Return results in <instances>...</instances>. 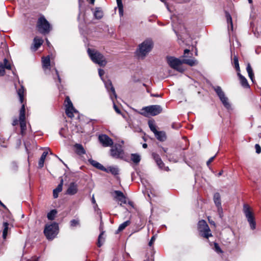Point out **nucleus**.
<instances>
[{"label": "nucleus", "mask_w": 261, "mask_h": 261, "mask_svg": "<svg viewBox=\"0 0 261 261\" xmlns=\"http://www.w3.org/2000/svg\"><path fill=\"white\" fill-rule=\"evenodd\" d=\"M198 227L201 236L207 239L212 236V234L210 233V229L205 221L203 220L199 221Z\"/></svg>", "instance_id": "nucleus-7"}, {"label": "nucleus", "mask_w": 261, "mask_h": 261, "mask_svg": "<svg viewBox=\"0 0 261 261\" xmlns=\"http://www.w3.org/2000/svg\"><path fill=\"white\" fill-rule=\"evenodd\" d=\"M11 168L14 170H16L17 169V163L15 162H13L11 163Z\"/></svg>", "instance_id": "nucleus-49"}, {"label": "nucleus", "mask_w": 261, "mask_h": 261, "mask_svg": "<svg viewBox=\"0 0 261 261\" xmlns=\"http://www.w3.org/2000/svg\"><path fill=\"white\" fill-rule=\"evenodd\" d=\"M24 89L22 86L21 88L17 90V94L19 98V101L21 103L23 102V95H24Z\"/></svg>", "instance_id": "nucleus-32"}, {"label": "nucleus", "mask_w": 261, "mask_h": 261, "mask_svg": "<svg viewBox=\"0 0 261 261\" xmlns=\"http://www.w3.org/2000/svg\"><path fill=\"white\" fill-rule=\"evenodd\" d=\"M214 201L216 206L218 208V211L219 213H222V208L221 207L220 195L219 193H216L214 195Z\"/></svg>", "instance_id": "nucleus-16"}, {"label": "nucleus", "mask_w": 261, "mask_h": 261, "mask_svg": "<svg viewBox=\"0 0 261 261\" xmlns=\"http://www.w3.org/2000/svg\"><path fill=\"white\" fill-rule=\"evenodd\" d=\"M116 2L118 8L119 15L120 16H122L123 15V7L122 0H116Z\"/></svg>", "instance_id": "nucleus-33"}, {"label": "nucleus", "mask_w": 261, "mask_h": 261, "mask_svg": "<svg viewBox=\"0 0 261 261\" xmlns=\"http://www.w3.org/2000/svg\"><path fill=\"white\" fill-rule=\"evenodd\" d=\"M166 60L167 63L171 68L179 72H183L185 71V68L182 67V60L171 56L167 57Z\"/></svg>", "instance_id": "nucleus-5"}, {"label": "nucleus", "mask_w": 261, "mask_h": 261, "mask_svg": "<svg viewBox=\"0 0 261 261\" xmlns=\"http://www.w3.org/2000/svg\"><path fill=\"white\" fill-rule=\"evenodd\" d=\"M114 193L115 194V198L117 199L119 197H122V196L124 195L123 193L120 191H115Z\"/></svg>", "instance_id": "nucleus-46"}, {"label": "nucleus", "mask_w": 261, "mask_h": 261, "mask_svg": "<svg viewBox=\"0 0 261 261\" xmlns=\"http://www.w3.org/2000/svg\"><path fill=\"white\" fill-rule=\"evenodd\" d=\"M38 259H39L38 257H34L32 258L31 259H28L27 261H38Z\"/></svg>", "instance_id": "nucleus-54"}, {"label": "nucleus", "mask_w": 261, "mask_h": 261, "mask_svg": "<svg viewBox=\"0 0 261 261\" xmlns=\"http://www.w3.org/2000/svg\"><path fill=\"white\" fill-rule=\"evenodd\" d=\"M153 47L152 41L150 39H146L139 46L137 50L138 56L144 58L151 50Z\"/></svg>", "instance_id": "nucleus-1"}, {"label": "nucleus", "mask_w": 261, "mask_h": 261, "mask_svg": "<svg viewBox=\"0 0 261 261\" xmlns=\"http://www.w3.org/2000/svg\"><path fill=\"white\" fill-rule=\"evenodd\" d=\"M110 151L111 156L115 158H122L124 154L121 146L119 145H115L113 146Z\"/></svg>", "instance_id": "nucleus-12"}, {"label": "nucleus", "mask_w": 261, "mask_h": 261, "mask_svg": "<svg viewBox=\"0 0 261 261\" xmlns=\"http://www.w3.org/2000/svg\"><path fill=\"white\" fill-rule=\"evenodd\" d=\"M88 162L91 164L93 166L98 169L102 171H107V169L101 164L97 162V161L93 160L92 159H89Z\"/></svg>", "instance_id": "nucleus-19"}, {"label": "nucleus", "mask_w": 261, "mask_h": 261, "mask_svg": "<svg viewBox=\"0 0 261 261\" xmlns=\"http://www.w3.org/2000/svg\"><path fill=\"white\" fill-rule=\"evenodd\" d=\"M55 71L56 72L57 76L58 77V79L59 82H61V78L60 77L58 71L57 69H55Z\"/></svg>", "instance_id": "nucleus-55"}, {"label": "nucleus", "mask_w": 261, "mask_h": 261, "mask_svg": "<svg viewBox=\"0 0 261 261\" xmlns=\"http://www.w3.org/2000/svg\"><path fill=\"white\" fill-rule=\"evenodd\" d=\"M225 17L228 24V30L229 31L231 30H233V24L232 22V18L229 13L227 12H225Z\"/></svg>", "instance_id": "nucleus-25"}, {"label": "nucleus", "mask_w": 261, "mask_h": 261, "mask_svg": "<svg viewBox=\"0 0 261 261\" xmlns=\"http://www.w3.org/2000/svg\"><path fill=\"white\" fill-rule=\"evenodd\" d=\"M179 127V125L175 124V123L172 124V127L174 129H177Z\"/></svg>", "instance_id": "nucleus-53"}, {"label": "nucleus", "mask_w": 261, "mask_h": 261, "mask_svg": "<svg viewBox=\"0 0 261 261\" xmlns=\"http://www.w3.org/2000/svg\"><path fill=\"white\" fill-rule=\"evenodd\" d=\"M70 226L71 227H75L79 225V221L75 219H73L70 222Z\"/></svg>", "instance_id": "nucleus-44"}, {"label": "nucleus", "mask_w": 261, "mask_h": 261, "mask_svg": "<svg viewBox=\"0 0 261 261\" xmlns=\"http://www.w3.org/2000/svg\"><path fill=\"white\" fill-rule=\"evenodd\" d=\"M152 156L153 159L155 160L156 163L158 165L160 168L163 169L164 166V163L162 162L160 155L155 153H152Z\"/></svg>", "instance_id": "nucleus-21"}, {"label": "nucleus", "mask_w": 261, "mask_h": 261, "mask_svg": "<svg viewBox=\"0 0 261 261\" xmlns=\"http://www.w3.org/2000/svg\"><path fill=\"white\" fill-rule=\"evenodd\" d=\"M98 74H99V76L101 77V79L102 80V76L103 75V74H105V71L101 69H98Z\"/></svg>", "instance_id": "nucleus-52"}, {"label": "nucleus", "mask_w": 261, "mask_h": 261, "mask_svg": "<svg viewBox=\"0 0 261 261\" xmlns=\"http://www.w3.org/2000/svg\"><path fill=\"white\" fill-rule=\"evenodd\" d=\"M88 53L91 60L95 63L100 66H105L107 64V61L104 56L99 51L91 49H88Z\"/></svg>", "instance_id": "nucleus-2"}, {"label": "nucleus", "mask_w": 261, "mask_h": 261, "mask_svg": "<svg viewBox=\"0 0 261 261\" xmlns=\"http://www.w3.org/2000/svg\"><path fill=\"white\" fill-rule=\"evenodd\" d=\"M92 203H93V204H96V205H97V204H96V201H95V198H94V196H93L92 198Z\"/></svg>", "instance_id": "nucleus-59"}, {"label": "nucleus", "mask_w": 261, "mask_h": 261, "mask_svg": "<svg viewBox=\"0 0 261 261\" xmlns=\"http://www.w3.org/2000/svg\"><path fill=\"white\" fill-rule=\"evenodd\" d=\"M155 236H153L151 237V238L148 243V245L149 246H151L152 245V244H153V243L155 241Z\"/></svg>", "instance_id": "nucleus-51"}, {"label": "nucleus", "mask_w": 261, "mask_h": 261, "mask_svg": "<svg viewBox=\"0 0 261 261\" xmlns=\"http://www.w3.org/2000/svg\"><path fill=\"white\" fill-rule=\"evenodd\" d=\"M48 153V151H44L42 154L38 163L39 168H42L43 167L45 159Z\"/></svg>", "instance_id": "nucleus-30"}, {"label": "nucleus", "mask_w": 261, "mask_h": 261, "mask_svg": "<svg viewBox=\"0 0 261 261\" xmlns=\"http://www.w3.org/2000/svg\"><path fill=\"white\" fill-rule=\"evenodd\" d=\"M58 233V225L54 222L50 224L46 225L44 233L48 240H53Z\"/></svg>", "instance_id": "nucleus-4"}, {"label": "nucleus", "mask_w": 261, "mask_h": 261, "mask_svg": "<svg viewBox=\"0 0 261 261\" xmlns=\"http://www.w3.org/2000/svg\"><path fill=\"white\" fill-rule=\"evenodd\" d=\"M246 70L248 74V76L251 80L253 83H255L254 74L253 70L251 66L250 63H248L247 65Z\"/></svg>", "instance_id": "nucleus-22"}, {"label": "nucleus", "mask_w": 261, "mask_h": 261, "mask_svg": "<svg viewBox=\"0 0 261 261\" xmlns=\"http://www.w3.org/2000/svg\"><path fill=\"white\" fill-rule=\"evenodd\" d=\"M42 66L44 69H47L50 66V61L49 56L43 57L42 59Z\"/></svg>", "instance_id": "nucleus-26"}, {"label": "nucleus", "mask_w": 261, "mask_h": 261, "mask_svg": "<svg viewBox=\"0 0 261 261\" xmlns=\"http://www.w3.org/2000/svg\"><path fill=\"white\" fill-rule=\"evenodd\" d=\"M57 213V211L56 210H53L50 211L47 215L48 220H53L55 219V216Z\"/></svg>", "instance_id": "nucleus-38"}, {"label": "nucleus", "mask_w": 261, "mask_h": 261, "mask_svg": "<svg viewBox=\"0 0 261 261\" xmlns=\"http://www.w3.org/2000/svg\"><path fill=\"white\" fill-rule=\"evenodd\" d=\"M255 149L256 153L259 154L261 152V147L258 144L255 145Z\"/></svg>", "instance_id": "nucleus-47"}, {"label": "nucleus", "mask_w": 261, "mask_h": 261, "mask_svg": "<svg viewBox=\"0 0 261 261\" xmlns=\"http://www.w3.org/2000/svg\"><path fill=\"white\" fill-rule=\"evenodd\" d=\"M190 50L188 49H186L184 50V55L185 56L186 54H188L189 53Z\"/></svg>", "instance_id": "nucleus-61"}, {"label": "nucleus", "mask_w": 261, "mask_h": 261, "mask_svg": "<svg viewBox=\"0 0 261 261\" xmlns=\"http://www.w3.org/2000/svg\"><path fill=\"white\" fill-rule=\"evenodd\" d=\"M162 111V107L159 105H151L143 108L139 113L145 116L148 117L149 116H155Z\"/></svg>", "instance_id": "nucleus-3"}, {"label": "nucleus", "mask_w": 261, "mask_h": 261, "mask_svg": "<svg viewBox=\"0 0 261 261\" xmlns=\"http://www.w3.org/2000/svg\"><path fill=\"white\" fill-rule=\"evenodd\" d=\"M11 68V65L8 63V61L7 59H4V63H0V76H3L5 74V69L10 70Z\"/></svg>", "instance_id": "nucleus-17"}, {"label": "nucleus", "mask_w": 261, "mask_h": 261, "mask_svg": "<svg viewBox=\"0 0 261 261\" xmlns=\"http://www.w3.org/2000/svg\"><path fill=\"white\" fill-rule=\"evenodd\" d=\"M18 123V120L17 119L13 121L12 124L13 125H15Z\"/></svg>", "instance_id": "nucleus-62"}, {"label": "nucleus", "mask_w": 261, "mask_h": 261, "mask_svg": "<svg viewBox=\"0 0 261 261\" xmlns=\"http://www.w3.org/2000/svg\"><path fill=\"white\" fill-rule=\"evenodd\" d=\"M231 62L233 67L235 68L237 72V75L239 76L240 80L242 86L243 87L245 86V77L240 73L241 70L239 66V61L237 56H234L233 57V58L232 59Z\"/></svg>", "instance_id": "nucleus-11"}, {"label": "nucleus", "mask_w": 261, "mask_h": 261, "mask_svg": "<svg viewBox=\"0 0 261 261\" xmlns=\"http://www.w3.org/2000/svg\"><path fill=\"white\" fill-rule=\"evenodd\" d=\"M214 90L216 92L217 95L219 97V99H221L222 98H223L226 95L225 94V93L222 90V88L220 86H216L213 87Z\"/></svg>", "instance_id": "nucleus-23"}, {"label": "nucleus", "mask_w": 261, "mask_h": 261, "mask_svg": "<svg viewBox=\"0 0 261 261\" xmlns=\"http://www.w3.org/2000/svg\"><path fill=\"white\" fill-rule=\"evenodd\" d=\"M142 147L144 148H146L147 147V144L146 143H144L142 145Z\"/></svg>", "instance_id": "nucleus-63"}, {"label": "nucleus", "mask_w": 261, "mask_h": 261, "mask_svg": "<svg viewBox=\"0 0 261 261\" xmlns=\"http://www.w3.org/2000/svg\"><path fill=\"white\" fill-rule=\"evenodd\" d=\"M220 100L221 102H222L223 101L228 100V97L226 96H225V97H224L223 98H222Z\"/></svg>", "instance_id": "nucleus-57"}, {"label": "nucleus", "mask_w": 261, "mask_h": 261, "mask_svg": "<svg viewBox=\"0 0 261 261\" xmlns=\"http://www.w3.org/2000/svg\"><path fill=\"white\" fill-rule=\"evenodd\" d=\"M246 88H250V86L247 81V80L246 79Z\"/></svg>", "instance_id": "nucleus-58"}, {"label": "nucleus", "mask_w": 261, "mask_h": 261, "mask_svg": "<svg viewBox=\"0 0 261 261\" xmlns=\"http://www.w3.org/2000/svg\"><path fill=\"white\" fill-rule=\"evenodd\" d=\"M65 106L66 107L65 112L68 117L72 118L74 116V113H78L77 111L73 107L72 103L68 96H67L65 98Z\"/></svg>", "instance_id": "nucleus-8"}, {"label": "nucleus", "mask_w": 261, "mask_h": 261, "mask_svg": "<svg viewBox=\"0 0 261 261\" xmlns=\"http://www.w3.org/2000/svg\"><path fill=\"white\" fill-rule=\"evenodd\" d=\"M63 184V179H62L60 183L58 185L57 187L53 190V196L55 198H56L58 197V193L62 191Z\"/></svg>", "instance_id": "nucleus-24"}, {"label": "nucleus", "mask_w": 261, "mask_h": 261, "mask_svg": "<svg viewBox=\"0 0 261 261\" xmlns=\"http://www.w3.org/2000/svg\"><path fill=\"white\" fill-rule=\"evenodd\" d=\"M131 159L134 163L138 164L140 162L141 158L140 156L137 153H133L131 154Z\"/></svg>", "instance_id": "nucleus-37"}, {"label": "nucleus", "mask_w": 261, "mask_h": 261, "mask_svg": "<svg viewBox=\"0 0 261 261\" xmlns=\"http://www.w3.org/2000/svg\"><path fill=\"white\" fill-rule=\"evenodd\" d=\"M182 64H186L190 66H193L198 64V61L195 59H182Z\"/></svg>", "instance_id": "nucleus-29"}, {"label": "nucleus", "mask_w": 261, "mask_h": 261, "mask_svg": "<svg viewBox=\"0 0 261 261\" xmlns=\"http://www.w3.org/2000/svg\"><path fill=\"white\" fill-rule=\"evenodd\" d=\"M254 34L257 37L261 36V27L259 28H256L254 31Z\"/></svg>", "instance_id": "nucleus-43"}, {"label": "nucleus", "mask_w": 261, "mask_h": 261, "mask_svg": "<svg viewBox=\"0 0 261 261\" xmlns=\"http://www.w3.org/2000/svg\"><path fill=\"white\" fill-rule=\"evenodd\" d=\"M108 170L107 171L111 172L113 175H116L119 174V169L117 167H109Z\"/></svg>", "instance_id": "nucleus-39"}, {"label": "nucleus", "mask_w": 261, "mask_h": 261, "mask_svg": "<svg viewBox=\"0 0 261 261\" xmlns=\"http://www.w3.org/2000/svg\"><path fill=\"white\" fill-rule=\"evenodd\" d=\"M162 149H163V150L164 151V152L167 153V150H168V149H167V148H162Z\"/></svg>", "instance_id": "nucleus-64"}, {"label": "nucleus", "mask_w": 261, "mask_h": 261, "mask_svg": "<svg viewBox=\"0 0 261 261\" xmlns=\"http://www.w3.org/2000/svg\"><path fill=\"white\" fill-rule=\"evenodd\" d=\"M74 147L76 149V152L78 154H84L86 153V151L83 147V146L80 144H75Z\"/></svg>", "instance_id": "nucleus-28"}, {"label": "nucleus", "mask_w": 261, "mask_h": 261, "mask_svg": "<svg viewBox=\"0 0 261 261\" xmlns=\"http://www.w3.org/2000/svg\"><path fill=\"white\" fill-rule=\"evenodd\" d=\"M43 43V40L38 37H36L34 39V47L35 50H36Z\"/></svg>", "instance_id": "nucleus-27"}, {"label": "nucleus", "mask_w": 261, "mask_h": 261, "mask_svg": "<svg viewBox=\"0 0 261 261\" xmlns=\"http://www.w3.org/2000/svg\"><path fill=\"white\" fill-rule=\"evenodd\" d=\"M110 98L111 99H112V100L113 101V107H114V109H115V111L118 113V114H120L121 113L120 112V110L119 109V108L117 107V106L116 105V104L115 103V102L114 101V97H113V96L112 95V94H110Z\"/></svg>", "instance_id": "nucleus-41"}, {"label": "nucleus", "mask_w": 261, "mask_h": 261, "mask_svg": "<svg viewBox=\"0 0 261 261\" xmlns=\"http://www.w3.org/2000/svg\"><path fill=\"white\" fill-rule=\"evenodd\" d=\"M130 224V221L129 220H127L125 222H124L123 223H121L117 230V232H120V231H122L123 230H124L127 226H128L129 224Z\"/></svg>", "instance_id": "nucleus-31"}, {"label": "nucleus", "mask_w": 261, "mask_h": 261, "mask_svg": "<svg viewBox=\"0 0 261 261\" xmlns=\"http://www.w3.org/2000/svg\"><path fill=\"white\" fill-rule=\"evenodd\" d=\"M248 2V3L250 5L251 8L252 9L253 8V1L252 0H247Z\"/></svg>", "instance_id": "nucleus-56"}, {"label": "nucleus", "mask_w": 261, "mask_h": 261, "mask_svg": "<svg viewBox=\"0 0 261 261\" xmlns=\"http://www.w3.org/2000/svg\"><path fill=\"white\" fill-rule=\"evenodd\" d=\"M104 83H105V87H106V89H107V90L109 92H111V93H110V94H112L113 97H114L115 98H116L117 94L116 93L115 89H114V87L113 86L111 81L109 80H108L105 81Z\"/></svg>", "instance_id": "nucleus-14"}, {"label": "nucleus", "mask_w": 261, "mask_h": 261, "mask_svg": "<svg viewBox=\"0 0 261 261\" xmlns=\"http://www.w3.org/2000/svg\"><path fill=\"white\" fill-rule=\"evenodd\" d=\"M214 249L215 250V251L217 252L218 253H222V251L220 248V247H219V245L218 243H214Z\"/></svg>", "instance_id": "nucleus-42"}, {"label": "nucleus", "mask_w": 261, "mask_h": 261, "mask_svg": "<svg viewBox=\"0 0 261 261\" xmlns=\"http://www.w3.org/2000/svg\"><path fill=\"white\" fill-rule=\"evenodd\" d=\"M103 234V232H101L98 236V242H97V246L99 247H100L102 245V242H101V240L102 239V236Z\"/></svg>", "instance_id": "nucleus-45"}, {"label": "nucleus", "mask_w": 261, "mask_h": 261, "mask_svg": "<svg viewBox=\"0 0 261 261\" xmlns=\"http://www.w3.org/2000/svg\"><path fill=\"white\" fill-rule=\"evenodd\" d=\"M246 218L249 224L250 228L254 230L256 228V222L253 213L250 210V207L246 204Z\"/></svg>", "instance_id": "nucleus-9"}, {"label": "nucleus", "mask_w": 261, "mask_h": 261, "mask_svg": "<svg viewBox=\"0 0 261 261\" xmlns=\"http://www.w3.org/2000/svg\"><path fill=\"white\" fill-rule=\"evenodd\" d=\"M117 200L119 201H120L121 203H124V204L126 203V197L124 196V195H123V196H122V197L118 198Z\"/></svg>", "instance_id": "nucleus-48"}, {"label": "nucleus", "mask_w": 261, "mask_h": 261, "mask_svg": "<svg viewBox=\"0 0 261 261\" xmlns=\"http://www.w3.org/2000/svg\"><path fill=\"white\" fill-rule=\"evenodd\" d=\"M156 138L160 141L164 142L166 140V135L164 131H156L154 133Z\"/></svg>", "instance_id": "nucleus-18"}, {"label": "nucleus", "mask_w": 261, "mask_h": 261, "mask_svg": "<svg viewBox=\"0 0 261 261\" xmlns=\"http://www.w3.org/2000/svg\"><path fill=\"white\" fill-rule=\"evenodd\" d=\"M94 15L96 19H101L103 16V12L99 8H96Z\"/></svg>", "instance_id": "nucleus-34"}, {"label": "nucleus", "mask_w": 261, "mask_h": 261, "mask_svg": "<svg viewBox=\"0 0 261 261\" xmlns=\"http://www.w3.org/2000/svg\"><path fill=\"white\" fill-rule=\"evenodd\" d=\"M216 156V154L214 156L211 157L206 162V164L207 166H209V165L214 161V159L215 158Z\"/></svg>", "instance_id": "nucleus-50"}, {"label": "nucleus", "mask_w": 261, "mask_h": 261, "mask_svg": "<svg viewBox=\"0 0 261 261\" xmlns=\"http://www.w3.org/2000/svg\"><path fill=\"white\" fill-rule=\"evenodd\" d=\"M78 191L77 185L75 182H71L66 191V194L69 195H74L77 193Z\"/></svg>", "instance_id": "nucleus-15"}, {"label": "nucleus", "mask_w": 261, "mask_h": 261, "mask_svg": "<svg viewBox=\"0 0 261 261\" xmlns=\"http://www.w3.org/2000/svg\"><path fill=\"white\" fill-rule=\"evenodd\" d=\"M151 96H153V97H161V96L158 94H151Z\"/></svg>", "instance_id": "nucleus-60"}, {"label": "nucleus", "mask_w": 261, "mask_h": 261, "mask_svg": "<svg viewBox=\"0 0 261 261\" xmlns=\"http://www.w3.org/2000/svg\"><path fill=\"white\" fill-rule=\"evenodd\" d=\"M8 226H9V224L7 222H4V223H3L4 229L3 231V238L4 239H6V237H7V236L8 234Z\"/></svg>", "instance_id": "nucleus-36"}, {"label": "nucleus", "mask_w": 261, "mask_h": 261, "mask_svg": "<svg viewBox=\"0 0 261 261\" xmlns=\"http://www.w3.org/2000/svg\"><path fill=\"white\" fill-rule=\"evenodd\" d=\"M148 126L150 130L153 133H155L157 130L156 129V125L154 121L153 120H149L148 122Z\"/></svg>", "instance_id": "nucleus-35"}, {"label": "nucleus", "mask_w": 261, "mask_h": 261, "mask_svg": "<svg viewBox=\"0 0 261 261\" xmlns=\"http://www.w3.org/2000/svg\"><path fill=\"white\" fill-rule=\"evenodd\" d=\"M224 106V107L227 109V110L231 109V105L229 102V100H226L221 102Z\"/></svg>", "instance_id": "nucleus-40"}, {"label": "nucleus", "mask_w": 261, "mask_h": 261, "mask_svg": "<svg viewBox=\"0 0 261 261\" xmlns=\"http://www.w3.org/2000/svg\"><path fill=\"white\" fill-rule=\"evenodd\" d=\"M177 153L178 152L177 151H174L173 152V153H167L166 156L169 161L176 163L178 161L179 159Z\"/></svg>", "instance_id": "nucleus-20"}, {"label": "nucleus", "mask_w": 261, "mask_h": 261, "mask_svg": "<svg viewBox=\"0 0 261 261\" xmlns=\"http://www.w3.org/2000/svg\"><path fill=\"white\" fill-rule=\"evenodd\" d=\"M37 27L38 28V31L43 34L48 33L51 30L49 23L44 16H41L38 19Z\"/></svg>", "instance_id": "nucleus-6"}, {"label": "nucleus", "mask_w": 261, "mask_h": 261, "mask_svg": "<svg viewBox=\"0 0 261 261\" xmlns=\"http://www.w3.org/2000/svg\"><path fill=\"white\" fill-rule=\"evenodd\" d=\"M19 123L21 128V133L22 135L25 134L27 128L26 122L25 120V106L22 105L19 112Z\"/></svg>", "instance_id": "nucleus-10"}, {"label": "nucleus", "mask_w": 261, "mask_h": 261, "mask_svg": "<svg viewBox=\"0 0 261 261\" xmlns=\"http://www.w3.org/2000/svg\"><path fill=\"white\" fill-rule=\"evenodd\" d=\"M100 143L103 147L111 146L113 144V141L108 136L106 135H100L98 137Z\"/></svg>", "instance_id": "nucleus-13"}]
</instances>
